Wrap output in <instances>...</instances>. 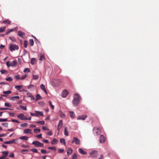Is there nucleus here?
Listing matches in <instances>:
<instances>
[{
  "label": "nucleus",
  "mask_w": 159,
  "mask_h": 159,
  "mask_svg": "<svg viewBox=\"0 0 159 159\" xmlns=\"http://www.w3.org/2000/svg\"><path fill=\"white\" fill-rule=\"evenodd\" d=\"M80 102V97L77 94H75L74 99L73 100V103L74 106H77Z\"/></svg>",
  "instance_id": "f257e3e1"
},
{
  "label": "nucleus",
  "mask_w": 159,
  "mask_h": 159,
  "mask_svg": "<svg viewBox=\"0 0 159 159\" xmlns=\"http://www.w3.org/2000/svg\"><path fill=\"white\" fill-rule=\"evenodd\" d=\"M93 132L95 135H98L101 134V128L99 127L94 128L93 130Z\"/></svg>",
  "instance_id": "f03ea898"
},
{
  "label": "nucleus",
  "mask_w": 159,
  "mask_h": 159,
  "mask_svg": "<svg viewBox=\"0 0 159 159\" xmlns=\"http://www.w3.org/2000/svg\"><path fill=\"white\" fill-rule=\"evenodd\" d=\"M10 50L12 52L15 50H18L19 49L18 46L15 44H11L9 47Z\"/></svg>",
  "instance_id": "7ed1b4c3"
},
{
  "label": "nucleus",
  "mask_w": 159,
  "mask_h": 159,
  "mask_svg": "<svg viewBox=\"0 0 159 159\" xmlns=\"http://www.w3.org/2000/svg\"><path fill=\"white\" fill-rule=\"evenodd\" d=\"M74 143L77 145H79L80 143V141L78 138L74 137L73 139L72 140L71 143L72 144Z\"/></svg>",
  "instance_id": "20e7f679"
},
{
  "label": "nucleus",
  "mask_w": 159,
  "mask_h": 159,
  "mask_svg": "<svg viewBox=\"0 0 159 159\" xmlns=\"http://www.w3.org/2000/svg\"><path fill=\"white\" fill-rule=\"evenodd\" d=\"M32 144L37 147H42L43 146V143L37 141H33Z\"/></svg>",
  "instance_id": "39448f33"
},
{
  "label": "nucleus",
  "mask_w": 159,
  "mask_h": 159,
  "mask_svg": "<svg viewBox=\"0 0 159 159\" xmlns=\"http://www.w3.org/2000/svg\"><path fill=\"white\" fill-rule=\"evenodd\" d=\"M17 117L19 119L22 120H25L27 119V117L25 116L23 114L21 113L17 116Z\"/></svg>",
  "instance_id": "423d86ee"
},
{
  "label": "nucleus",
  "mask_w": 159,
  "mask_h": 159,
  "mask_svg": "<svg viewBox=\"0 0 159 159\" xmlns=\"http://www.w3.org/2000/svg\"><path fill=\"white\" fill-rule=\"evenodd\" d=\"M69 93L68 91L67 90H64L62 93V96L63 98H66Z\"/></svg>",
  "instance_id": "0eeeda50"
},
{
  "label": "nucleus",
  "mask_w": 159,
  "mask_h": 159,
  "mask_svg": "<svg viewBox=\"0 0 159 159\" xmlns=\"http://www.w3.org/2000/svg\"><path fill=\"white\" fill-rule=\"evenodd\" d=\"M90 154L93 158H96L98 155V152L96 151H93L92 152L90 153Z\"/></svg>",
  "instance_id": "6e6552de"
},
{
  "label": "nucleus",
  "mask_w": 159,
  "mask_h": 159,
  "mask_svg": "<svg viewBox=\"0 0 159 159\" xmlns=\"http://www.w3.org/2000/svg\"><path fill=\"white\" fill-rule=\"evenodd\" d=\"M2 153L3 156L0 157V159H2L6 158L8 154V152L7 151H4L2 152Z\"/></svg>",
  "instance_id": "1a4fd4ad"
},
{
  "label": "nucleus",
  "mask_w": 159,
  "mask_h": 159,
  "mask_svg": "<svg viewBox=\"0 0 159 159\" xmlns=\"http://www.w3.org/2000/svg\"><path fill=\"white\" fill-rule=\"evenodd\" d=\"M105 141V138L103 135L100 136L99 142L101 143H104Z\"/></svg>",
  "instance_id": "9d476101"
},
{
  "label": "nucleus",
  "mask_w": 159,
  "mask_h": 159,
  "mask_svg": "<svg viewBox=\"0 0 159 159\" xmlns=\"http://www.w3.org/2000/svg\"><path fill=\"white\" fill-rule=\"evenodd\" d=\"M63 125L62 121L61 120L59 121V123L57 126V130L59 131V130L61 128Z\"/></svg>",
  "instance_id": "9b49d317"
},
{
  "label": "nucleus",
  "mask_w": 159,
  "mask_h": 159,
  "mask_svg": "<svg viewBox=\"0 0 159 159\" xmlns=\"http://www.w3.org/2000/svg\"><path fill=\"white\" fill-rule=\"evenodd\" d=\"M18 35L21 37L23 38H24L25 37V34L24 32L19 31H18Z\"/></svg>",
  "instance_id": "f8f14e48"
},
{
  "label": "nucleus",
  "mask_w": 159,
  "mask_h": 159,
  "mask_svg": "<svg viewBox=\"0 0 159 159\" xmlns=\"http://www.w3.org/2000/svg\"><path fill=\"white\" fill-rule=\"evenodd\" d=\"M87 117V115H84L82 116H79L77 118L78 120H84Z\"/></svg>",
  "instance_id": "ddd939ff"
},
{
  "label": "nucleus",
  "mask_w": 159,
  "mask_h": 159,
  "mask_svg": "<svg viewBox=\"0 0 159 159\" xmlns=\"http://www.w3.org/2000/svg\"><path fill=\"white\" fill-rule=\"evenodd\" d=\"M72 149L71 148H69L67 151V155L69 156L72 153Z\"/></svg>",
  "instance_id": "4468645a"
},
{
  "label": "nucleus",
  "mask_w": 159,
  "mask_h": 159,
  "mask_svg": "<svg viewBox=\"0 0 159 159\" xmlns=\"http://www.w3.org/2000/svg\"><path fill=\"white\" fill-rule=\"evenodd\" d=\"M15 140L13 139L11 140L6 141L4 142V143L6 144H12L13 143H14L15 142Z\"/></svg>",
  "instance_id": "2eb2a0df"
},
{
  "label": "nucleus",
  "mask_w": 159,
  "mask_h": 159,
  "mask_svg": "<svg viewBox=\"0 0 159 159\" xmlns=\"http://www.w3.org/2000/svg\"><path fill=\"white\" fill-rule=\"evenodd\" d=\"M40 88L41 89L43 90L44 92H45V93H46V94H47V92L46 90V89H45V86L44 85H43V84H42L40 86Z\"/></svg>",
  "instance_id": "dca6fc26"
},
{
  "label": "nucleus",
  "mask_w": 159,
  "mask_h": 159,
  "mask_svg": "<svg viewBox=\"0 0 159 159\" xmlns=\"http://www.w3.org/2000/svg\"><path fill=\"white\" fill-rule=\"evenodd\" d=\"M79 152L80 153L83 155H86L87 154V152H85L82 149L80 148L79 149Z\"/></svg>",
  "instance_id": "f3484780"
},
{
  "label": "nucleus",
  "mask_w": 159,
  "mask_h": 159,
  "mask_svg": "<svg viewBox=\"0 0 159 159\" xmlns=\"http://www.w3.org/2000/svg\"><path fill=\"white\" fill-rule=\"evenodd\" d=\"M35 116H42L43 115V113L42 112H39L37 111H35Z\"/></svg>",
  "instance_id": "a211bd4d"
},
{
  "label": "nucleus",
  "mask_w": 159,
  "mask_h": 159,
  "mask_svg": "<svg viewBox=\"0 0 159 159\" xmlns=\"http://www.w3.org/2000/svg\"><path fill=\"white\" fill-rule=\"evenodd\" d=\"M31 130L30 129H25L24 130V132L25 133L28 134L30 133V134H32V133L31 132Z\"/></svg>",
  "instance_id": "6ab92c4d"
},
{
  "label": "nucleus",
  "mask_w": 159,
  "mask_h": 159,
  "mask_svg": "<svg viewBox=\"0 0 159 159\" xmlns=\"http://www.w3.org/2000/svg\"><path fill=\"white\" fill-rule=\"evenodd\" d=\"M70 116L72 118H75V114L73 111H70Z\"/></svg>",
  "instance_id": "aec40b11"
},
{
  "label": "nucleus",
  "mask_w": 159,
  "mask_h": 159,
  "mask_svg": "<svg viewBox=\"0 0 159 159\" xmlns=\"http://www.w3.org/2000/svg\"><path fill=\"white\" fill-rule=\"evenodd\" d=\"M17 64V62L16 61H13L11 62V66H15Z\"/></svg>",
  "instance_id": "412c9836"
},
{
  "label": "nucleus",
  "mask_w": 159,
  "mask_h": 159,
  "mask_svg": "<svg viewBox=\"0 0 159 159\" xmlns=\"http://www.w3.org/2000/svg\"><path fill=\"white\" fill-rule=\"evenodd\" d=\"M39 57L40 58H39V60L40 61H42L43 59H45L44 55L42 53L39 54Z\"/></svg>",
  "instance_id": "4be33fe9"
},
{
  "label": "nucleus",
  "mask_w": 159,
  "mask_h": 159,
  "mask_svg": "<svg viewBox=\"0 0 159 159\" xmlns=\"http://www.w3.org/2000/svg\"><path fill=\"white\" fill-rule=\"evenodd\" d=\"M19 139L21 140H27L28 139L29 137L26 136H22L20 137Z\"/></svg>",
  "instance_id": "5701e85b"
},
{
  "label": "nucleus",
  "mask_w": 159,
  "mask_h": 159,
  "mask_svg": "<svg viewBox=\"0 0 159 159\" xmlns=\"http://www.w3.org/2000/svg\"><path fill=\"white\" fill-rule=\"evenodd\" d=\"M57 142H58V140L57 139H53V140L51 142V144L52 145H54V144H56L57 143Z\"/></svg>",
  "instance_id": "b1692460"
},
{
  "label": "nucleus",
  "mask_w": 159,
  "mask_h": 159,
  "mask_svg": "<svg viewBox=\"0 0 159 159\" xmlns=\"http://www.w3.org/2000/svg\"><path fill=\"white\" fill-rule=\"evenodd\" d=\"M64 134L66 136H67L68 135L69 133L68 132L67 129V127H65L64 129Z\"/></svg>",
  "instance_id": "393cba45"
},
{
  "label": "nucleus",
  "mask_w": 159,
  "mask_h": 159,
  "mask_svg": "<svg viewBox=\"0 0 159 159\" xmlns=\"http://www.w3.org/2000/svg\"><path fill=\"white\" fill-rule=\"evenodd\" d=\"M36 59L35 58H32L31 59L30 63L32 65H34L36 62Z\"/></svg>",
  "instance_id": "a878e982"
},
{
  "label": "nucleus",
  "mask_w": 159,
  "mask_h": 159,
  "mask_svg": "<svg viewBox=\"0 0 159 159\" xmlns=\"http://www.w3.org/2000/svg\"><path fill=\"white\" fill-rule=\"evenodd\" d=\"M22 85H16L15 86V88L17 90H19L20 89L22 88Z\"/></svg>",
  "instance_id": "bb28decb"
},
{
  "label": "nucleus",
  "mask_w": 159,
  "mask_h": 159,
  "mask_svg": "<svg viewBox=\"0 0 159 159\" xmlns=\"http://www.w3.org/2000/svg\"><path fill=\"white\" fill-rule=\"evenodd\" d=\"M29 43L31 46H33L34 42L32 39H30L29 40Z\"/></svg>",
  "instance_id": "cd10ccee"
},
{
  "label": "nucleus",
  "mask_w": 159,
  "mask_h": 159,
  "mask_svg": "<svg viewBox=\"0 0 159 159\" xmlns=\"http://www.w3.org/2000/svg\"><path fill=\"white\" fill-rule=\"evenodd\" d=\"M19 107L21 109L24 110L26 111L27 110L26 107L23 106L22 105H20L19 106Z\"/></svg>",
  "instance_id": "c85d7f7f"
},
{
  "label": "nucleus",
  "mask_w": 159,
  "mask_h": 159,
  "mask_svg": "<svg viewBox=\"0 0 159 159\" xmlns=\"http://www.w3.org/2000/svg\"><path fill=\"white\" fill-rule=\"evenodd\" d=\"M27 125L28 124L27 123H25L24 124H21L20 126L22 127L25 128L26 127Z\"/></svg>",
  "instance_id": "c756f323"
},
{
  "label": "nucleus",
  "mask_w": 159,
  "mask_h": 159,
  "mask_svg": "<svg viewBox=\"0 0 159 159\" xmlns=\"http://www.w3.org/2000/svg\"><path fill=\"white\" fill-rule=\"evenodd\" d=\"M39 76L38 75H33V79L34 80H37L39 78Z\"/></svg>",
  "instance_id": "7c9ffc66"
},
{
  "label": "nucleus",
  "mask_w": 159,
  "mask_h": 159,
  "mask_svg": "<svg viewBox=\"0 0 159 159\" xmlns=\"http://www.w3.org/2000/svg\"><path fill=\"white\" fill-rule=\"evenodd\" d=\"M11 93V91H9V90L7 91H4L3 92V93H4V94H10Z\"/></svg>",
  "instance_id": "2f4dec72"
},
{
  "label": "nucleus",
  "mask_w": 159,
  "mask_h": 159,
  "mask_svg": "<svg viewBox=\"0 0 159 159\" xmlns=\"http://www.w3.org/2000/svg\"><path fill=\"white\" fill-rule=\"evenodd\" d=\"M10 22H11L9 20H6L3 21L2 23L4 24L7 23L8 24H9L10 23Z\"/></svg>",
  "instance_id": "473e14b6"
},
{
  "label": "nucleus",
  "mask_w": 159,
  "mask_h": 159,
  "mask_svg": "<svg viewBox=\"0 0 159 159\" xmlns=\"http://www.w3.org/2000/svg\"><path fill=\"white\" fill-rule=\"evenodd\" d=\"M44 121H40L36 122V123L37 124H39L41 125H43L44 124Z\"/></svg>",
  "instance_id": "72a5a7b5"
},
{
  "label": "nucleus",
  "mask_w": 159,
  "mask_h": 159,
  "mask_svg": "<svg viewBox=\"0 0 159 159\" xmlns=\"http://www.w3.org/2000/svg\"><path fill=\"white\" fill-rule=\"evenodd\" d=\"M40 131V129H34V132L35 133H39Z\"/></svg>",
  "instance_id": "f704fd0d"
},
{
  "label": "nucleus",
  "mask_w": 159,
  "mask_h": 159,
  "mask_svg": "<svg viewBox=\"0 0 159 159\" xmlns=\"http://www.w3.org/2000/svg\"><path fill=\"white\" fill-rule=\"evenodd\" d=\"M6 28L5 27H2L0 28V32H3Z\"/></svg>",
  "instance_id": "c9c22d12"
},
{
  "label": "nucleus",
  "mask_w": 159,
  "mask_h": 159,
  "mask_svg": "<svg viewBox=\"0 0 159 159\" xmlns=\"http://www.w3.org/2000/svg\"><path fill=\"white\" fill-rule=\"evenodd\" d=\"M60 142L61 143H63L65 145L66 143L65 141V140L64 139H60Z\"/></svg>",
  "instance_id": "e433bc0d"
},
{
  "label": "nucleus",
  "mask_w": 159,
  "mask_h": 159,
  "mask_svg": "<svg viewBox=\"0 0 159 159\" xmlns=\"http://www.w3.org/2000/svg\"><path fill=\"white\" fill-rule=\"evenodd\" d=\"M30 150L34 152L37 153L38 152L37 150L34 148H31Z\"/></svg>",
  "instance_id": "4c0bfd02"
},
{
  "label": "nucleus",
  "mask_w": 159,
  "mask_h": 159,
  "mask_svg": "<svg viewBox=\"0 0 159 159\" xmlns=\"http://www.w3.org/2000/svg\"><path fill=\"white\" fill-rule=\"evenodd\" d=\"M6 80L7 81H11L13 79L11 77H9L6 79Z\"/></svg>",
  "instance_id": "58836bf2"
},
{
  "label": "nucleus",
  "mask_w": 159,
  "mask_h": 159,
  "mask_svg": "<svg viewBox=\"0 0 159 159\" xmlns=\"http://www.w3.org/2000/svg\"><path fill=\"white\" fill-rule=\"evenodd\" d=\"M48 148V149L51 150H53L54 151H56V148L55 147H49Z\"/></svg>",
  "instance_id": "ea45409f"
},
{
  "label": "nucleus",
  "mask_w": 159,
  "mask_h": 159,
  "mask_svg": "<svg viewBox=\"0 0 159 159\" xmlns=\"http://www.w3.org/2000/svg\"><path fill=\"white\" fill-rule=\"evenodd\" d=\"M13 31V29H10L9 30L7 31L6 33V35H7L9 34L10 32H12Z\"/></svg>",
  "instance_id": "a19ab883"
},
{
  "label": "nucleus",
  "mask_w": 159,
  "mask_h": 159,
  "mask_svg": "<svg viewBox=\"0 0 159 159\" xmlns=\"http://www.w3.org/2000/svg\"><path fill=\"white\" fill-rule=\"evenodd\" d=\"M2 125L5 127H8V123H2Z\"/></svg>",
  "instance_id": "79ce46f5"
},
{
  "label": "nucleus",
  "mask_w": 159,
  "mask_h": 159,
  "mask_svg": "<svg viewBox=\"0 0 159 159\" xmlns=\"http://www.w3.org/2000/svg\"><path fill=\"white\" fill-rule=\"evenodd\" d=\"M64 151V149H62L59 148L58 150V152L59 153H62Z\"/></svg>",
  "instance_id": "37998d69"
},
{
  "label": "nucleus",
  "mask_w": 159,
  "mask_h": 159,
  "mask_svg": "<svg viewBox=\"0 0 159 159\" xmlns=\"http://www.w3.org/2000/svg\"><path fill=\"white\" fill-rule=\"evenodd\" d=\"M14 78L16 80H19L20 79V75H16L14 76Z\"/></svg>",
  "instance_id": "c03bdc74"
},
{
  "label": "nucleus",
  "mask_w": 159,
  "mask_h": 159,
  "mask_svg": "<svg viewBox=\"0 0 159 159\" xmlns=\"http://www.w3.org/2000/svg\"><path fill=\"white\" fill-rule=\"evenodd\" d=\"M27 42L26 41H24V47L25 48H27Z\"/></svg>",
  "instance_id": "a18cd8bd"
},
{
  "label": "nucleus",
  "mask_w": 159,
  "mask_h": 159,
  "mask_svg": "<svg viewBox=\"0 0 159 159\" xmlns=\"http://www.w3.org/2000/svg\"><path fill=\"white\" fill-rule=\"evenodd\" d=\"M49 103L50 106L51 108H52V109H54V106L52 104V102L51 101H49Z\"/></svg>",
  "instance_id": "49530a36"
},
{
  "label": "nucleus",
  "mask_w": 159,
  "mask_h": 159,
  "mask_svg": "<svg viewBox=\"0 0 159 159\" xmlns=\"http://www.w3.org/2000/svg\"><path fill=\"white\" fill-rule=\"evenodd\" d=\"M0 72L2 74H4L7 72V71L5 70H1Z\"/></svg>",
  "instance_id": "de8ad7c7"
},
{
  "label": "nucleus",
  "mask_w": 159,
  "mask_h": 159,
  "mask_svg": "<svg viewBox=\"0 0 159 159\" xmlns=\"http://www.w3.org/2000/svg\"><path fill=\"white\" fill-rule=\"evenodd\" d=\"M27 71L29 72L30 71V69L28 68H25L24 70V72L25 73Z\"/></svg>",
  "instance_id": "09e8293b"
},
{
  "label": "nucleus",
  "mask_w": 159,
  "mask_h": 159,
  "mask_svg": "<svg viewBox=\"0 0 159 159\" xmlns=\"http://www.w3.org/2000/svg\"><path fill=\"white\" fill-rule=\"evenodd\" d=\"M6 65L8 67H9L10 66H11V62L9 61H7L6 62Z\"/></svg>",
  "instance_id": "8fccbe9b"
},
{
  "label": "nucleus",
  "mask_w": 159,
  "mask_h": 159,
  "mask_svg": "<svg viewBox=\"0 0 159 159\" xmlns=\"http://www.w3.org/2000/svg\"><path fill=\"white\" fill-rule=\"evenodd\" d=\"M41 152L43 154H46L47 152L46 150L45 149H42L41 151Z\"/></svg>",
  "instance_id": "3c124183"
},
{
  "label": "nucleus",
  "mask_w": 159,
  "mask_h": 159,
  "mask_svg": "<svg viewBox=\"0 0 159 159\" xmlns=\"http://www.w3.org/2000/svg\"><path fill=\"white\" fill-rule=\"evenodd\" d=\"M41 98V96L39 94H38L36 96V100H38L39 99Z\"/></svg>",
  "instance_id": "603ef678"
},
{
  "label": "nucleus",
  "mask_w": 159,
  "mask_h": 159,
  "mask_svg": "<svg viewBox=\"0 0 159 159\" xmlns=\"http://www.w3.org/2000/svg\"><path fill=\"white\" fill-rule=\"evenodd\" d=\"M11 110L10 108H3L2 107L0 108V110Z\"/></svg>",
  "instance_id": "864d4df0"
},
{
  "label": "nucleus",
  "mask_w": 159,
  "mask_h": 159,
  "mask_svg": "<svg viewBox=\"0 0 159 159\" xmlns=\"http://www.w3.org/2000/svg\"><path fill=\"white\" fill-rule=\"evenodd\" d=\"M77 155L76 154H75L73 155L72 159H77Z\"/></svg>",
  "instance_id": "5fc2aeb1"
},
{
  "label": "nucleus",
  "mask_w": 159,
  "mask_h": 159,
  "mask_svg": "<svg viewBox=\"0 0 159 159\" xmlns=\"http://www.w3.org/2000/svg\"><path fill=\"white\" fill-rule=\"evenodd\" d=\"M7 121V119H0V122Z\"/></svg>",
  "instance_id": "6e6d98bb"
},
{
  "label": "nucleus",
  "mask_w": 159,
  "mask_h": 159,
  "mask_svg": "<svg viewBox=\"0 0 159 159\" xmlns=\"http://www.w3.org/2000/svg\"><path fill=\"white\" fill-rule=\"evenodd\" d=\"M5 106L7 107H10L11 105L9 103H5L4 104Z\"/></svg>",
  "instance_id": "4d7b16f0"
},
{
  "label": "nucleus",
  "mask_w": 159,
  "mask_h": 159,
  "mask_svg": "<svg viewBox=\"0 0 159 159\" xmlns=\"http://www.w3.org/2000/svg\"><path fill=\"white\" fill-rule=\"evenodd\" d=\"M11 121L13 122H16V123H19V122L18 120H15V119L12 120Z\"/></svg>",
  "instance_id": "13d9d810"
},
{
  "label": "nucleus",
  "mask_w": 159,
  "mask_h": 159,
  "mask_svg": "<svg viewBox=\"0 0 159 159\" xmlns=\"http://www.w3.org/2000/svg\"><path fill=\"white\" fill-rule=\"evenodd\" d=\"M26 76H27V75H25L20 78V79L21 80H23L24 79H25L26 78Z\"/></svg>",
  "instance_id": "bf43d9fd"
},
{
  "label": "nucleus",
  "mask_w": 159,
  "mask_h": 159,
  "mask_svg": "<svg viewBox=\"0 0 159 159\" xmlns=\"http://www.w3.org/2000/svg\"><path fill=\"white\" fill-rule=\"evenodd\" d=\"M29 152V150L26 149H23L21 150V152L23 154H24V153H23V152Z\"/></svg>",
  "instance_id": "052dcab7"
},
{
  "label": "nucleus",
  "mask_w": 159,
  "mask_h": 159,
  "mask_svg": "<svg viewBox=\"0 0 159 159\" xmlns=\"http://www.w3.org/2000/svg\"><path fill=\"white\" fill-rule=\"evenodd\" d=\"M36 137H37V138H39V139H40V138H42V134H38V135H37L36 136Z\"/></svg>",
  "instance_id": "680f3d73"
},
{
  "label": "nucleus",
  "mask_w": 159,
  "mask_h": 159,
  "mask_svg": "<svg viewBox=\"0 0 159 159\" xmlns=\"http://www.w3.org/2000/svg\"><path fill=\"white\" fill-rule=\"evenodd\" d=\"M14 154L13 153H10L9 155V157H11V158L14 157Z\"/></svg>",
  "instance_id": "e2e57ef3"
},
{
  "label": "nucleus",
  "mask_w": 159,
  "mask_h": 159,
  "mask_svg": "<svg viewBox=\"0 0 159 159\" xmlns=\"http://www.w3.org/2000/svg\"><path fill=\"white\" fill-rule=\"evenodd\" d=\"M9 38L13 42L15 41V39L14 37H9Z\"/></svg>",
  "instance_id": "0e129e2a"
},
{
  "label": "nucleus",
  "mask_w": 159,
  "mask_h": 159,
  "mask_svg": "<svg viewBox=\"0 0 159 159\" xmlns=\"http://www.w3.org/2000/svg\"><path fill=\"white\" fill-rule=\"evenodd\" d=\"M6 134H0V137H3L5 136Z\"/></svg>",
  "instance_id": "69168bd1"
},
{
  "label": "nucleus",
  "mask_w": 159,
  "mask_h": 159,
  "mask_svg": "<svg viewBox=\"0 0 159 159\" xmlns=\"http://www.w3.org/2000/svg\"><path fill=\"white\" fill-rule=\"evenodd\" d=\"M48 135L49 136H51L52 134V132L50 131H49L48 132Z\"/></svg>",
  "instance_id": "338daca9"
},
{
  "label": "nucleus",
  "mask_w": 159,
  "mask_h": 159,
  "mask_svg": "<svg viewBox=\"0 0 159 159\" xmlns=\"http://www.w3.org/2000/svg\"><path fill=\"white\" fill-rule=\"evenodd\" d=\"M9 114L11 116H13L15 115V113L11 112H9Z\"/></svg>",
  "instance_id": "774afa93"
}]
</instances>
